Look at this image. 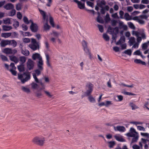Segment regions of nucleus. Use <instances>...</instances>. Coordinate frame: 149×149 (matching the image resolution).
Listing matches in <instances>:
<instances>
[{
  "instance_id": "obj_1",
  "label": "nucleus",
  "mask_w": 149,
  "mask_h": 149,
  "mask_svg": "<svg viewBox=\"0 0 149 149\" xmlns=\"http://www.w3.org/2000/svg\"><path fill=\"white\" fill-rule=\"evenodd\" d=\"M18 79L20 80L23 84L29 80L31 79L30 73L27 70L23 74L18 73Z\"/></svg>"
},
{
  "instance_id": "obj_2",
  "label": "nucleus",
  "mask_w": 149,
  "mask_h": 149,
  "mask_svg": "<svg viewBox=\"0 0 149 149\" xmlns=\"http://www.w3.org/2000/svg\"><path fill=\"white\" fill-rule=\"evenodd\" d=\"M100 0L97 1V5L100 7L101 8L100 10L101 13L102 14H104L105 13V11H108L109 10V7L108 5H105L104 7L102 5H105L106 4V2L104 0H102L100 3Z\"/></svg>"
},
{
  "instance_id": "obj_3",
  "label": "nucleus",
  "mask_w": 149,
  "mask_h": 149,
  "mask_svg": "<svg viewBox=\"0 0 149 149\" xmlns=\"http://www.w3.org/2000/svg\"><path fill=\"white\" fill-rule=\"evenodd\" d=\"M81 43L84 51L86 54L88 55L89 58L91 59L92 58V56L91 50L88 47L87 42L85 40H83Z\"/></svg>"
},
{
  "instance_id": "obj_4",
  "label": "nucleus",
  "mask_w": 149,
  "mask_h": 149,
  "mask_svg": "<svg viewBox=\"0 0 149 149\" xmlns=\"http://www.w3.org/2000/svg\"><path fill=\"white\" fill-rule=\"evenodd\" d=\"M45 141L44 138L41 136H36L34 138L33 140V142L34 143L40 146H42Z\"/></svg>"
},
{
  "instance_id": "obj_5",
  "label": "nucleus",
  "mask_w": 149,
  "mask_h": 149,
  "mask_svg": "<svg viewBox=\"0 0 149 149\" xmlns=\"http://www.w3.org/2000/svg\"><path fill=\"white\" fill-rule=\"evenodd\" d=\"M107 31L110 32L112 34H114L115 36H117L119 32V27L116 26L114 28H112L109 26L108 28Z\"/></svg>"
},
{
  "instance_id": "obj_6",
  "label": "nucleus",
  "mask_w": 149,
  "mask_h": 149,
  "mask_svg": "<svg viewBox=\"0 0 149 149\" xmlns=\"http://www.w3.org/2000/svg\"><path fill=\"white\" fill-rule=\"evenodd\" d=\"M87 86L88 87V90L85 92V94H86V96H89L91 95L93 91V85L91 83H89L87 85Z\"/></svg>"
},
{
  "instance_id": "obj_7",
  "label": "nucleus",
  "mask_w": 149,
  "mask_h": 149,
  "mask_svg": "<svg viewBox=\"0 0 149 149\" xmlns=\"http://www.w3.org/2000/svg\"><path fill=\"white\" fill-rule=\"evenodd\" d=\"M26 66L28 70H32L33 68L34 62L31 59H28L26 63Z\"/></svg>"
},
{
  "instance_id": "obj_8",
  "label": "nucleus",
  "mask_w": 149,
  "mask_h": 149,
  "mask_svg": "<svg viewBox=\"0 0 149 149\" xmlns=\"http://www.w3.org/2000/svg\"><path fill=\"white\" fill-rule=\"evenodd\" d=\"M31 31L34 33L37 32L38 30V26L36 23H33L30 26Z\"/></svg>"
},
{
  "instance_id": "obj_9",
  "label": "nucleus",
  "mask_w": 149,
  "mask_h": 149,
  "mask_svg": "<svg viewBox=\"0 0 149 149\" xmlns=\"http://www.w3.org/2000/svg\"><path fill=\"white\" fill-rule=\"evenodd\" d=\"M73 1L77 3L78 7L80 9H82L86 8L85 7L84 2L82 3L81 1H79L78 0H73Z\"/></svg>"
},
{
  "instance_id": "obj_10",
  "label": "nucleus",
  "mask_w": 149,
  "mask_h": 149,
  "mask_svg": "<svg viewBox=\"0 0 149 149\" xmlns=\"http://www.w3.org/2000/svg\"><path fill=\"white\" fill-rule=\"evenodd\" d=\"M11 43V41L8 40H3L0 43V45L1 47H4L6 45Z\"/></svg>"
},
{
  "instance_id": "obj_11",
  "label": "nucleus",
  "mask_w": 149,
  "mask_h": 149,
  "mask_svg": "<svg viewBox=\"0 0 149 149\" xmlns=\"http://www.w3.org/2000/svg\"><path fill=\"white\" fill-rule=\"evenodd\" d=\"M43 64V61L42 60V58H40L37 64V66L38 68L41 70H42L43 69V68L42 66Z\"/></svg>"
},
{
  "instance_id": "obj_12",
  "label": "nucleus",
  "mask_w": 149,
  "mask_h": 149,
  "mask_svg": "<svg viewBox=\"0 0 149 149\" xmlns=\"http://www.w3.org/2000/svg\"><path fill=\"white\" fill-rule=\"evenodd\" d=\"M3 7L6 10H8L14 8V6L11 3H8L4 6Z\"/></svg>"
},
{
  "instance_id": "obj_13",
  "label": "nucleus",
  "mask_w": 149,
  "mask_h": 149,
  "mask_svg": "<svg viewBox=\"0 0 149 149\" xmlns=\"http://www.w3.org/2000/svg\"><path fill=\"white\" fill-rule=\"evenodd\" d=\"M45 20L46 23L44 26V30L46 31L50 29V26L48 24V19H47Z\"/></svg>"
},
{
  "instance_id": "obj_14",
  "label": "nucleus",
  "mask_w": 149,
  "mask_h": 149,
  "mask_svg": "<svg viewBox=\"0 0 149 149\" xmlns=\"http://www.w3.org/2000/svg\"><path fill=\"white\" fill-rule=\"evenodd\" d=\"M10 60L14 62L15 63H17L19 62L18 59L15 56H10Z\"/></svg>"
},
{
  "instance_id": "obj_15",
  "label": "nucleus",
  "mask_w": 149,
  "mask_h": 149,
  "mask_svg": "<svg viewBox=\"0 0 149 149\" xmlns=\"http://www.w3.org/2000/svg\"><path fill=\"white\" fill-rule=\"evenodd\" d=\"M17 69L20 72H24L25 71V68L24 64H21L17 66Z\"/></svg>"
},
{
  "instance_id": "obj_16",
  "label": "nucleus",
  "mask_w": 149,
  "mask_h": 149,
  "mask_svg": "<svg viewBox=\"0 0 149 149\" xmlns=\"http://www.w3.org/2000/svg\"><path fill=\"white\" fill-rule=\"evenodd\" d=\"M32 58L34 60H35L37 58H38L39 60L40 58H42L40 56V55L39 54L36 53L33 55Z\"/></svg>"
},
{
  "instance_id": "obj_17",
  "label": "nucleus",
  "mask_w": 149,
  "mask_h": 149,
  "mask_svg": "<svg viewBox=\"0 0 149 149\" xmlns=\"http://www.w3.org/2000/svg\"><path fill=\"white\" fill-rule=\"evenodd\" d=\"M114 137L116 140L118 141L121 142H125V139L121 137H120L116 135H115L114 136Z\"/></svg>"
},
{
  "instance_id": "obj_18",
  "label": "nucleus",
  "mask_w": 149,
  "mask_h": 149,
  "mask_svg": "<svg viewBox=\"0 0 149 149\" xmlns=\"http://www.w3.org/2000/svg\"><path fill=\"white\" fill-rule=\"evenodd\" d=\"M140 35L141 36V38L143 39H145L146 38V36L144 31V29H141L140 30Z\"/></svg>"
},
{
  "instance_id": "obj_19",
  "label": "nucleus",
  "mask_w": 149,
  "mask_h": 149,
  "mask_svg": "<svg viewBox=\"0 0 149 149\" xmlns=\"http://www.w3.org/2000/svg\"><path fill=\"white\" fill-rule=\"evenodd\" d=\"M129 106L131 107L132 109V110H134L135 109H137L139 107L135 104L133 102H130L129 104Z\"/></svg>"
},
{
  "instance_id": "obj_20",
  "label": "nucleus",
  "mask_w": 149,
  "mask_h": 149,
  "mask_svg": "<svg viewBox=\"0 0 149 149\" xmlns=\"http://www.w3.org/2000/svg\"><path fill=\"white\" fill-rule=\"evenodd\" d=\"M19 32L21 33L22 35L24 37L26 36H31L32 35V34H30L29 32H24L21 31H19Z\"/></svg>"
},
{
  "instance_id": "obj_21",
  "label": "nucleus",
  "mask_w": 149,
  "mask_h": 149,
  "mask_svg": "<svg viewBox=\"0 0 149 149\" xmlns=\"http://www.w3.org/2000/svg\"><path fill=\"white\" fill-rule=\"evenodd\" d=\"M149 45V41H148L147 42L143 43L142 45V48L143 50H146L147 49Z\"/></svg>"
},
{
  "instance_id": "obj_22",
  "label": "nucleus",
  "mask_w": 149,
  "mask_h": 149,
  "mask_svg": "<svg viewBox=\"0 0 149 149\" xmlns=\"http://www.w3.org/2000/svg\"><path fill=\"white\" fill-rule=\"evenodd\" d=\"M3 30L5 31H9L12 29L11 26L6 25H3Z\"/></svg>"
},
{
  "instance_id": "obj_23",
  "label": "nucleus",
  "mask_w": 149,
  "mask_h": 149,
  "mask_svg": "<svg viewBox=\"0 0 149 149\" xmlns=\"http://www.w3.org/2000/svg\"><path fill=\"white\" fill-rule=\"evenodd\" d=\"M11 33H2L1 36L2 37L5 38H7L11 36Z\"/></svg>"
},
{
  "instance_id": "obj_24",
  "label": "nucleus",
  "mask_w": 149,
  "mask_h": 149,
  "mask_svg": "<svg viewBox=\"0 0 149 149\" xmlns=\"http://www.w3.org/2000/svg\"><path fill=\"white\" fill-rule=\"evenodd\" d=\"M12 49L10 48H5L3 52L6 54H10L12 53Z\"/></svg>"
},
{
  "instance_id": "obj_25",
  "label": "nucleus",
  "mask_w": 149,
  "mask_h": 149,
  "mask_svg": "<svg viewBox=\"0 0 149 149\" xmlns=\"http://www.w3.org/2000/svg\"><path fill=\"white\" fill-rule=\"evenodd\" d=\"M116 129L117 130L122 132H124L125 130V128L123 126H117L116 127Z\"/></svg>"
},
{
  "instance_id": "obj_26",
  "label": "nucleus",
  "mask_w": 149,
  "mask_h": 149,
  "mask_svg": "<svg viewBox=\"0 0 149 149\" xmlns=\"http://www.w3.org/2000/svg\"><path fill=\"white\" fill-rule=\"evenodd\" d=\"M29 47L33 51H35L38 48L37 45L35 44H32L29 45Z\"/></svg>"
},
{
  "instance_id": "obj_27",
  "label": "nucleus",
  "mask_w": 149,
  "mask_h": 149,
  "mask_svg": "<svg viewBox=\"0 0 149 149\" xmlns=\"http://www.w3.org/2000/svg\"><path fill=\"white\" fill-rule=\"evenodd\" d=\"M40 14L42 15L43 18L44 20H46L47 19H48L47 16L46 15V13L44 11L42 10H40Z\"/></svg>"
},
{
  "instance_id": "obj_28",
  "label": "nucleus",
  "mask_w": 149,
  "mask_h": 149,
  "mask_svg": "<svg viewBox=\"0 0 149 149\" xmlns=\"http://www.w3.org/2000/svg\"><path fill=\"white\" fill-rule=\"evenodd\" d=\"M19 61L21 63V64H24L26 60V57L24 56H21L19 57Z\"/></svg>"
},
{
  "instance_id": "obj_29",
  "label": "nucleus",
  "mask_w": 149,
  "mask_h": 149,
  "mask_svg": "<svg viewBox=\"0 0 149 149\" xmlns=\"http://www.w3.org/2000/svg\"><path fill=\"white\" fill-rule=\"evenodd\" d=\"M132 51L131 49H127L122 52L123 54H125L129 56H131L132 54Z\"/></svg>"
},
{
  "instance_id": "obj_30",
  "label": "nucleus",
  "mask_w": 149,
  "mask_h": 149,
  "mask_svg": "<svg viewBox=\"0 0 149 149\" xmlns=\"http://www.w3.org/2000/svg\"><path fill=\"white\" fill-rule=\"evenodd\" d=\"M46 64L48 67H51V66L49 62V56L48 54H46Z\"/></svg>"
},
{
  "instance_id": "obj_31",
  "label": "nucleus",
  "mask_w": 149,
  "mask_h": 149,
  "mask_svg": "<svg viewBox=\"0 0 149 149\" xmlns=\"http://www.w3.org/2000/svg\"><path fill=\"white\" fill-rule=\"evenodd\" d=\"M11 9V10L9 13V15L10 16L12 17L15 14L16 10L14 8Z\"/></svg>"
},
{
  "instance_id": "obj_32",
  "label": "nucleus",
  "mask_w": 149,
  "mask_h": 149,
  "mask_svg": "<svg viewBox=\"0 0 149 149\" xmlns=\"http://www.w3.org/2000/svg\"><path fill=\"white\" fill-rule=\"evenodd\" d=\"M21 89L23 91L27 93H29L30 92V90L29 88L24 86H22Z\"/></svg>"
},
{
  "instance_id": "obj_33",
  "label": "nucleus",
  "mask_w": 149,
  "mask_h": 149,
  "mask_svg": "<svg viewBox=\"0 0 149 149\" xmlns=\"http://www.w3.org/2000/svg\"><path fill=\"white\" fill-rule=\"evenodd\" d=\"M109 146L110 148H113L115 144V142L114 141H110L108 142Z\"/></svg>"
},
{
  "instance_id": "obj_34",
  "label": "nucleus",
  "mask_w": 149,
  "mask_h": 149,
  "mask_svg": "<svg viewBox=\"0 0 149 149\" xmlns=\"http://www.w3.org/2000/svg\"><path fill=\"white\" fill-rule=\"evenodd\" d=\"M22 54L25 55L26 56H28L29 54V52L28 50H26L25 51L22 49L21 51Z\"/></svg>"
},
{
  "instance_id": "obj_35",
  "label": "nucleus",
  "mask_w": 149,
  "mask_h": 149,
  "mask_svg": "<svg viewBox=\"0 0 149 149\" xmlns=\"http://www.w3.org/2000/svg\"><path fill=\"white\" fill-rule=\"evenodd\" d=\"M36 96L38 98H41V96L42 95V94L41 91H38L36 93Z\"/></svg>"
},
{
  "instance_id": "obj_36",
  "label": "nucleus",
  "mask_w": 149,
  "mask_h": 149,
  "mask_svg": "<svg viewBox=\"0 0 149 149\" xmlns=\"http://www.w3.org/2000/svg\"><path fill=\"white\" fill-rule=\"evenodd\" d=\"M125 19L127 21H128L132 19L130 15L128 13H126L125 15Z\"/></svg>"
},
{
  "instance_id": "obj_37",
  "label": "nucleus",
  "mask_w": 149,
  "mask_h": 149,
  "mask_svg": "<svg viewBox=\"0 0 149 149\" xmlns=\"http://www.w3.org/2000/svg\"><path fill=\"white\" fill-rule=\"evenodd\" d=\"M32 88L34 89H35L37 88L38 86V85L36 83L34 82H32L31 84Z\"/></svg>"
},
{
  "instance_id": "obj_38",
  "label": "nucleus",
  "mask_w": 149,
  "mask_h": 149,
  "mask_svg": "<svg viewBox=\"0 0 149 149\" xmlns=\"http://www.w3.org/2000/svg\"><path fill=\"white\" fill-rule=\"evenodd\" d=\"M2 60L3 61H8V58L6 56L1 54L0 56Z\"/></svg>"
},
{
  "instance_id": "obj_39",
  "label": "nucleus",
  "mask_w": 149,
  "mask_h": 149,
  "mask_svg": "<svg viewBox=\"0 0 149 149\" xmlns=\"http://www.w3.org/2000/svg\"><path fill=\"white\" fill-rule=\"evenodd\" d=\"M49 23L53 27H55V25L54 23L53 19V18L51 17H50Z\"/></svg>"
},
{
  "instance_id": "obj_40",
  "label": "nucleus",
  "mask_w": 149,
  "mask_h": 149,
  "mask_svg": "<svg viewBox=\"0 0 149 149\" xmlns=\"http://www.w3.org/2000/svg\"><path fill=\"white\" fill-rule=\"evenodd\" d=\"M149 16L148 15H141L139 16V17L142 19H145L146 20H148V18Z\"/></svg>"
},
{
  "instance_id": "obj_41",
  "label": "nucleus",
  "mask_w": 149,
  "mask_h": 149,
  "mask_svg": "<svg viewBox=\"0 0 149 149\" xmlns=\"http://www.w3.org/2000/svg\"><path fill=\"white\" fill-rule=\"evenodd\" d=\"M104 39L107 41H109V36L106 33L103 34V36Z\"/></svg>"
},
{
  "instance_id": "obj_42",
  "label": "nucleus",
  "mask_w": 149,
  "mask_h": 149,
  "mask_svg": "<svg viewBox=\"0 0 149 149\" xmlns=\"http://www.w3.org/2000/svg\"><path fill=\"white\" fill-rule=\"evenodd\" d=\"M96 20L97 22L100 23L102 24L104 23V21L102 18L101 16L99 17L98 19V17H97Z\"/></svg>"
},
{
  "instance_id": "obj_43",
  "label": "nucleus",
  "mask_w": 149,
  "mask_h": 149,
  "mask_svg": "<svg viewBox=\"0 0 149 149\" xmlns=\"http://www.w3.org/2000/svg\"><path fill=\"white\" fill-rule=\"evenodd\" d=\"M88 99L90 102L94 103L95 102V98L92 96H89L88 97Z\"/></svg>"
},
{
  "instance_id": "obj_44",
  "label": "nucleus",
  "mask_w": 149,
  "mask_h": 149,
  "mask_svg": "<svg viewBox=\"0 0 149 149\" xmlns=\"http://www.w3.org/2000/svg\"><path fill=\"white\" fill-rule=\"evenodd\" d=\"M133 138L132 139L131 143H133L134 142H137V140L138 139L139 136L138 135H137L136 136H135V137H133Z\"/></svg>"
},
{
  "instance_id": "obj_45",
  "label": "nucleus",
  "mask_w": 149,
  "mask_h": 149,
  "mask_svg": "<svg viewBox=\"0 0 149 149\" xmlns=\"http://www.w3.org/2000/svg\"><path fill=\"white\" fill-rule=\"evenodd\" d=\"M127 24L129 26V27L130 28L133 29H135V27L133 24L131 22H128Z\"/></svg>"
},
{
  "instance_id": "obj_46",
  "label": "nucleus",
  "mask_w": 149,
  "mask_h": 149,
  "mask_svg": "<svg viewBox=\"0 0 149 149\" xmlns=\"http://www.w3.org/2000/svg\"><path fill=\"white\" fill-rule=\"evenodd\" d=\"M24 22L26 24H28L29 23V22L28 18L26 16H24L23 19Z\"/></svg>"
},
{
  "instance_id": "obj_47",
  "label": "nucleus",
  "mask_w": 149,
  "mask_h": 149,
  "mask_svg": "<svg viewBox=\"0 0 149 149\" xmlns=\"http://www.w3.org/2000/svg\"><path fill=\"white\" fill-rule=\"evenodd\" d=\"M32 75L33 76V77L35 81L37 83H39V81L38 78L36 77V75L35 73H33Z\"/></svg>"
},
{
  "instance_id": "obj_48",
  "label": "nucleus",
  "mask_w": 149,
  "mask_h": 149,
  "mask_svg": "<svg viewBox=\"0 0 149 149\" xmlns=\"http://www.w3.org/2000/svg\"><path fill=\"white\" fill-rule=\"evenodd\" d=\"M130 42V46L133 45L134 42H135V38L134 37H131L129 41Z\"/></svg>"
},
{
  "instance_id": "obj_49",
  "label": "nucleus",
  "mask_w": 149,
  "mask_h": 149,
  "mask_svg": "<svg viewBox=\"0 0 149 149\" xmlns=\"http://www.w3.org/2000/svg\"><path fill=\"white\" fill-rule=\"evenodd\" d=\"M141 53L139 50H137L134 52L133 54L134 55L140 56L141 55Z\"/></svg>"
},
{
  "instance_id": "obj_50",
  "label": "nucleus",
  "mask_w": 149,
  "mask_h": 149,
  "mask_svg": "<svg viewBox=\"0 0 149 149\" xmlns=\"http://www.w3.org/2000/svg\"><path fill=\"white\" fill-rule=\"evenodd\" d=\"M3 22L6 24H11L10 19L9 18H7L6 19L3 20Z\"/></svg>"
},
{
  "instance_id": "obj_51",
  "label": "nucleus",
  "mask_w": 149,
  "mask_h": 149,
  "mask_svg": "<svg viewBox=\"0 0 149 149\" xmlns=\"http://www.w3.org/2000/svg\"><path fill=\"white\" fill-rule=\"evenodd\" d=\"M21 5L20 3L17 4L16 6V9L17 10H20L21 9Z\"/></svg>"
},
{
  "instance_id": "obj_52",
  "label": "nucleus",
  "mask_w": 149,
  "mask_h": 149,
  "mask_svg": "<svg viewBox=\"0 0 149 149\" xmlns=\"http://www.w3.org/2000/svg\"><path fill=\"white\" fill-rule=\"evenodd\" d=\"M53 34V36L55 37H56V38L58 37L60 33H58L56 31H52V33Z\"/></svg>"
},
{
  "instance_id": "obj_53",
  "label": "nucleus",
  "mask_w": 149,
  "mask_h": 149,
  "mask_svg": "<svg viewBox=\"0 0 149 149\" xmlns=\"http://www.w3.org/2000/svg\"><path fill=\"white\" fill-rule=\"evenodd\" d=\"M31 42L32 43V44H35L37 45L38 46V49L39 48V45H38V42H37L36 40L34 38L31 39Z\"/></svg>"
},
{
  "instance_id": "obj_54",
  "label": "nucleus",
  "mask_w": 149,
  "mask_h": 149,
  "mask_svg": "<svg viewBox=\"0 0 149 149\" xmlns=\"http://www.w3.org/2000/svg\"><path fill=\"white\" fill-rule=\"evenodd\" d=\"M110 20V18L109 17V15L108 13H107L106 16L105 21L106 22H108Z\"/></svg>"
},
{
  "instance_id": "obj_55",
  "label": "nucleus",
  "mask_w": 149,
  "mask_h": 149,
  "mask_svg": "<svg viewBox=\"0 0 149 149\" xmlns=\"http://www.w3.org/2000/svg\"><path fill=\"white\" fill-rule=\"evenodd\" d=\"M9 71L14 76H16L17 73V71L13 70V68L10 69Z\"/></svg>"
},
{
  "instance_id": "obj_56",
  "label": "nucleus",
  "mask_w": 149,
  "mask_h": 149,
  "mask_svg": "<svg viewBox=\"0 0 149 149\" xmlns=\"http://www.w3.org/2000/svg\"><path fill=\"white\" fill-rule=\"evenodd\" d=\"M98 27L99 31L101 32L102 33L104 31V29L103 26L102 25L98 24Z\"/></svg>"
},
{
  "instance_id": "obj_57",
  "label": "nucleus",
  "mask_w": 149,
  "mask_h": 149,
  "mask_svg": "<svg viewBox=\"0 0 149 149\" xmlns=\"http://www.w3.org/2000/svg\"><path fill=\"white\" fill-rule=\"evenodd\" d=\"M130 132L131 133L133 134V133H134L136 134H138V132H136L135 129L133 127H131L130 128Z\"/></svg>"
},
{
  "instance_id": "obj_58",
  "label": "nucleus",
  "mask_w": 149,
  "mask_h": 149,
  "mask_svg": "<svg viewBox=\"0 0 149 149\" xmlns=\"http://www.w3.org/2000/svg\"><path fill=\"white\" fill-rule=\"evenodd\" d=\"M15 23L13 24V26L15 28H17L19 26V22L18 21H15Z\"/></svg>"
},
{
  "instance_id": "obj_59",
  "label": "nucleus",
  "mask_w": 149,
  "mask_h": 149,
  "mask_svg": "<svg viewBox=\"0 0 149 149\" xmlns=\"http://www.w3.org/2000/svg\"><path fill=\"white\" fill-rule=\"evenodd\" d=\"M127 136L129 137H135V134L131 133V132H128L126 134Z\"/></svg>"
},
{
  "instance_id": "obj_60",
  "label": "nucleus",
  "mask_w": 149,
  "mask_h": 149,
  "mask_svg": "<svg viewBox=\"0 0 149 149\" xmlns=\"http://www.w3.org/2000/svg\"><path fill=\"white\" fill-rule=\"evenodd\" d=\"M141 136L147 137L148 138H149V134L148 133H141Z\"/></svg>"
},
{
  "instance_id": "obj_61",
  "label": "nucleus",
  "mask_w": 149,
  "mask_h": 149,
  "mask_svg": "<svg viewBox=\"0 0 149 149\" xmlns=\"http://www.w3.org/2000/svg\"><path fill=\"white\" fill-rule=\"evenodd\" d=\"M137 128L138 130H139L140 131H145V128L143 127L140 126H138L137 127Z\"/></svg>"
},
{
  "instance_id": "obj_62",
  "label": "nucleus",
  "mask_w": 149,
  "mask_h": 149,
  "mask_svg": "<svg viewBox=\"0 0 149 149\" xmlns=\"http://www.w3.org/2000/svg\"><path fill=\"white\" fill-rule=\"evenodd\" d=\"M17 17L19 19H21L22 17V15L20 12H18L17 13Z\"/></svg>"
},
{
  "instance_id": "obj_63",
  "label": "nucleus",
  "mask_w": 149,
  "mask_h": 149,
  "mask_svg": "<svg viewBox=\"0 0 149 149\" xmlns=\"http://www.w3.org/2000/svg\"><path fill=\"white\" fill-rule=\"evenodd\" d=\"M23 40V42L25 43H28L30 41V39L28 38H24Z\"/></svg>"
},
{
  "instance_id": "obj_64",
  "label": "nucleus",
  "mask_w": 149,
  "mask_h": 149,
  "mask_svg": "<svg viewBox=\"0 0 149 149\" xmlns=\"http://www.w3.org/2000/svg\"><path fill=\"white\" fill-rule=\"evenodd\" d=\"M12 42L11 44L14 47H15L17 45V43L14 40H13L10 41Z\"/></svg>"
}]
</instances>
